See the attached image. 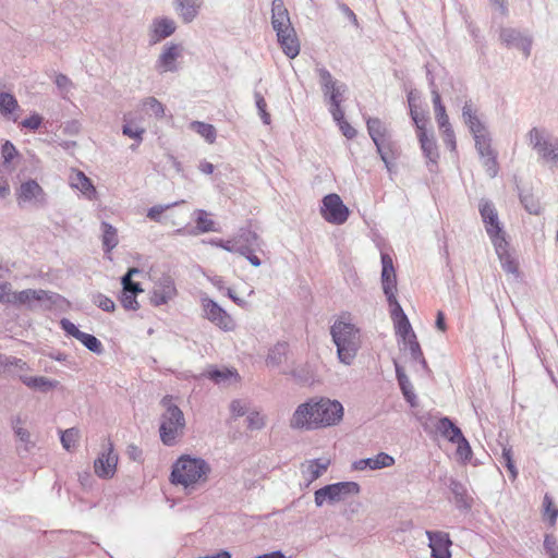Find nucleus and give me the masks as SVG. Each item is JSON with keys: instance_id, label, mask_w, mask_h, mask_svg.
I'll return each mask as SVG.
<instances>
[{"instance_id": "10", "label": "nucleus", "mask_w": 558, "mask_h": 558, "mask_svg": "<svg viewBox=\"0 0 558 558\" xmlns=\"http://www.w3.org/2000/svg\"><path fill=\"white\" fill-rule=\"evenodd\" d=\"M480 214L492 243L494 244L498 241L506 240V232L499 221L497 209L490 201H481Z\"/></svg>"}, {"instance_id": "20", "label": "nucleus", "mask_w": 558, "mask_h": 558, "mask_svg": "<svg viewBox=\"0 0 558 558\" xmlns=\"http://www.w3.org/2000/svg\"><path fill=\"white\" fill-rule=\"evenodd\" d=\"M381 286L383 291L387 296L396 295L397 291V277L393 267L392 258L387 253H381Z\"/></svg>"}, {"instance_id": "57", "label": "nucleus", "mask_w": 558, "mask_h": 558, "mask_svg": "<svg viewBox=\"0 0 558 558\" xmlns=\"http://www.w3.org/2000/svg\"><path fill=\"white\" fill-rule=\"evenodd\" d=\"M439 130L441 131L442 141H444V144L446 145V147L448 149H450L451 151H454L457 148V142H456L454 131H453L451 124L447 125L445 128H441Z\"/></svg>"}, {"instance_id": "25", "label": "nucleus", "mask_w": 558, "mask_h": 558, "mask_svg": "<svg viewBox=\"0 0 558 558\" xmlns=\"http://www.w3.org/2000/svg\"><path fill=\"white\" fill-rule=\"evenodd\" d=\"M70 184L73 189L78 190L88 199L96 197L97 191L93 185L90 179L82 171H75L70 177Z\"/></svg>"}, {"instance_id": "33", "label": "nucleus", "mask_w": 558, "mask_h": 558, "mask_svg": "<svg viewBox=\"0 0 558 558\" xmlns=\"http://www.w3.org/2000/svg\"><path fill=\"white\" fill-rule=\"evenodd\" d=\"M52 295L46 290L26 289L19 292V305L31 304L33 301L51 300Z\"/></svg>"}, {"instance_id": "32", "label": "nucleus", "mask_w": 558, "mask_h": 558, "mask_svg": "<svg viewBox=\"0 0 558 558\" xmlns=\"http://www.w3.org/2000/svg\"><path fill=\"white\" fill-rule=\"evenodd\" d=\"M140 106L143 111L147 114L154 116L158 120L165 117V106L153 96L142 99Z\"/></svg>"}, {"instance_id": "56", "label": "nucleus", "mask_w": 558, "mask_h": 558, "mask_svg": "<svg viewBox=\"0 0 558 558\" xmlns=\"http://www.w3.org/2000/svg\"><path fill=\"white\" fill-rule=\"evenodd\" d=\"M236 375V373L225 368V369H211L207 373V377L211 380H214L216 384H221L229 379L230 377Z\"/></svg>"}, {"instance_id": "11", "label": "nucleus", "mask_w": 558, "mask_h": 558, "mask_svg": "<svg viewBox=\"0 0 558 558\" xmlns=\"http://www.w3.org/2000/svg\"><path fill=\"white\" fill-rule=\"evenodd\" d=\"M475 148L482 158L483 166L489 178H495L499 171L497 154L492 148V138L488 131L473 135Z\"/></svg>"}, {"instance_id": "1", "label": "nucleus", "mask_w": 558, "mask_h": 558, "mask_svg": "<svg viewBox=\"0 0 558 558\" xmlns=\"http://www.w3.org/2000/svg\"><path fill=\"white\" fill-rule=\"evenodd\" d=\"M342 417L343 405L338 400L311 399L295 409L290 420V427L312 430L335 426L342 421Z\"/></svg>"}, {"instance_id": "23", "label": "nucleus", "mask_w": 558, "mask_h": 558, "mask_svg": "<svg viewBox=\"0 0 558 558\" xmlns=\"http://www.w3.org/2000/svg\"><path fill=\"white\" fill-rule=\"evenodd\" d=\"M173 9L183 23L195 20L201 9L199 0H173Z\"/></svg>"}, {"instance_id": "28", "label": "nucleus", "mask_w": 558, "mask_h": 558, "mask_svg": "<svg viewBox=\"0 0 558 558\" xmlns=\"http://www.w3.org/2000/svg\"><path fill=\"white\" fill-rule=\"evenodd\" d=\"M196 227L191 229L192 235H198L210 231H218L216 223L209 218V214L204 209H196L194 211Z\"/></svg>"}, {"instance_id": "24", "label": "nucleus", "mask_w": 558, "mask_h": 558, "mask_svg": "<svg viewBox=\"0 0 558 558\" xmlns=\"http://www.w3.org/2000/svg\"><path fill=\"white\" fill-rule=\"evenodd\" d=\"M495 252L500 260L502 269L508 274H518V263L509 252V243L507 240L498 241L493 244Z\"/></svg>"}, {"instance_id": "17", "label": "nucleus", "mask_w": 558, "mask_h": 558, "mask_svg": "<svg viewBox=\"0 0 558 558\" xmlns=\"http://www.w3.org/2000/svg\"><path fill=\"white\" fill-rule=\"evenodd\" d=\"M181 45L174 43L166 44L156 61V70L159 73L175 72L178 70L177 59L181 56Z\"/></svg>"}, {"instance_id": "22", "label": "nucleus", "mask_w": 558, "mask_h": 558, "mask_svg": "<svg viewBox=\"0 0 558 558\" xmlns=\"http://www.w3.org/2000/svg\"><path fill=\"white\" fill-rule=\"evenodd\" d=\"M375 146L378 155L380 156V159L385 163L386 169L391 173L395 168V162L399 157V148L397 143L390 137L386 141L377 143Z\"/></svg>"}, {"instance_id": "52", "label": "nucleus", "mask_w": 558, "mask_h": 558, "mask_svg": "<svg viewBox=\"0 0 558 558\" xmlns=\"http://www.w3.org/2000/svg\"><path fill=\"white\" fill-rule=\"evenodd\" d=\"M452 444L457 445V453L464 460H469L472 454L471 446L466 438L463 436L462 432L460 433V436L454 438V441H451Z\"/></svg>"}, {"instance_id": "43", "label": "nucleus", "mask_w": 558, "mask_h": 558, "mask_svg": "<svg viewBox=\"0 0 558 558\" xmlns=\"http://www.w3.org/2000/svg\"><path fill=\"white\" fill-rule=\"evenodd\" d=\"M329 460L314 459L308 461L306 472L310 475V481H315L320 477L328 469Z\"/></svg>"}, {"instance_id": "14", "label": "nucleus", "mask_w": 558, "mask_h": 558, "mask_svg": "<svg viewBox=\"0 0 558 558\" xmlns=\"http://www.w3.org/2000/svg\"><path fill=\"white\" fill-rule=\"evenodd\" d=\"M178 294L175 283L170 275H162L154 284L149 293V301L154 306H161L173 300Z\"/></svg>"}, {"instance_id": "18", "label": "nucleus", "mask_w": 558, "mask_h": 558, "mask_svg": "<svg viewBox=\"0 0 558 558\" xmlns=\"http://www.w3.org/2000/svg\"><path fill=\"white\" fill-rule=\"evenodd\" d=\"M177 29L175 22L167 16L156 17L149 26V44L156 45L170 37Z\"/></svg>"}, {"instance_id": "53", "label": "nucleus", "mask_w": 558, "mask_h": 558, "mask_svg": "<svg viewBox=\"0 0 558 558\" xmlns=\"http://www.w3.org/2000/svg\"><path fill=\"white\" fill-rule=\"evenodd\" d=\"M183 203L184 201L174 202L167 205H155L147 210V217L153 221L159 222L163 211Z\"/></svg>"}, {"instance_id": "5", "label": "nucleus", "mask_w": 558, "mask_h": 558, "mask_svg": "<svg viewBox=\"0 0 558 558\" xmlns=\"http://www.w3.org/2000/svg\"><path fill=\"white\" fill-rule=\"evenodd\" d=\"M209 472L210 468L204 459L182 456L172 466L170 481L174 485H182L184 488H189L198 481L206 480Z\"/></svg>"}, {"instance_id": "38", "label": "nucleus", "mask_w": 558, "mask_h": 558, "mask_svg": "<svg viewBox=\"0 0 558 558\" xmlns=\"http://www.w3.org/2000/svg\"><path fill=\"white\" fill-rule=\"evenodd\" d=\"M124 124L122 126L123 135L133 138L140 145L143 141V135L145 134V129L138 125L133 124L130 114H124L123 118Z\"/></svg>"}, {"instance_id": "16", "label": "nucleus", "mask_w": 558, "mask_h": 558, "mask_svg": "<svg viewBox=\"0 0 558 558\" xmlns=\"http://www.w3.org/2000/svg\"><path fill=\"white\" fill-rule=\"evenodd\" d=\"M118 456L113 452L112 444L99 453L94 461V470L97 476L101 478H111L117 470Z\"/></svg>"}, {"instance_id": "37", "label": "nucleus", "mask_w": 558, "mask_h": 558, "mask_svg": "<svg viewBox=\"0 0 558 558\" xmlns=\"http://www.w3.org/2000/svg\"><path fill=\"white\" fill-rule=\"evenodd\" d=\"M190 129L204 137L209 144H213L216 141L217 132L213 124L193 121L190 124Z\"/></svg>"}, {"instance_id": "39", "label": "nucleus", "mask_w": 558, "mask_h": 558, "mask_svg": "<svg viewBox=\"0 0 558 558\" xmlns=\"http://www.w3.org/2000/svg\"><path fill=\"white\" fill-rule=\"evenodd\" d=\"M21 381L29 388L39 389L41 391H47L50 388L56 386L54 381H51L47 377L44 376H20Z\"/></svg>"}, {"instance_id": "21", "label": "nucleus", "mask_w": 558, "mask_h": 558, "mask_svg": "<svg viewBox=\"0 0 558 558\" xmlns=\"http://www.w3.org/2000/svg\"><path fill=\"white\" fill-rule=\"evenodd\" d=\"M395 464V458L386 452H379L374 457L356 460L352 463V470L364 471L368 470H381L385 468L392 466Z\"/></svg>"}, {"instance_id": "8", "label": "nucleus", "mask_w": 558, "mask_h": 558, "mask_svg": "<svg viewBox=\"0 0 558 558\" xmlns=\"http://www.w3.org/2000/svg\"><path fill=\"white\" fill-rule=\"evenodd\" d=\"M529 142L543 160L558 162V138L551 141L544 130L533 128L529 132Z\"/></svg>"}, {"instance_id": "15", "label": "nucleus", "mask_w": 558, "mask_h": 558, "mask_svg": "<svg viewBox=\"0 0 558 558\" xmlns=\"http://www.w3.org/2000/svg\"><path fill=\"white\" fill-rule=\"evenodd\" d=\"M432 558H451L450 546L452 542L447 532L426 531Z\"/></svg>"}, {"instance_id": "7", "label": "nucleus", "mask_w": 558, "mask_h": 558, "mask_svg": "<svg viewBox=\"0 0 558 558\" xmlns=\"http://www.w3.org/2000/svg\"><path fill=\"white\" fill-rule=\"evenodd\" d=\"M203 317L223 331H233L236 324L232 316L207 295L201 296Z\"/></svg>"}, {"instance_id": "19", "label": "nucleus", "mask_w": 558, "mask_h": 558, "mask_svg": "<svg viewBox=\"0 0 558 558\" xmlns=\"http://www.w3.org/2000/svg\"><path fill=\"white\" fill-rule=\"evenodd\" d=\"M417 137L423 155L427 160L426 166L429 172H436L438 168L439 151L434 136H429L426 131H421L417 133Z\"/></svg>"}, {"instance_id": "61", "label": "nucleus", "mask_w": 558, "mask_h": 558, "mask_svg": "<svg viewBox=\"0 0 558 558\" xmlns=\"http://www.w3.org/2000/svg\"><path fill=\"white\" fill-rule=\"evenodd\" d=\"M60 326L68 336H71L77 340H80L82 335L84 333L78 329V327L74 323H72L68 318H62L60 320Z\"/></svg>"}, {"instance_id": "27", "label": "nucleus", "mask_w": 558, "mask_h": 558, "mask_svg": "<svg viewBox=\"0 0 558 558\" xmlns=\"http://www.w3.org/2000/svg\"><path fill=\"white\" fill-rule=\"evenodd\" d=\"M366 126L368 135L371 136L375 145L379 142L390 138L387 126L380 119L368 118L366 120Z\"/></svg>"}, {"instance_id": "36", "label": "nucleus", "mask_w": 558, "mask_h": 558, "mask_svg": "<svg viewBox=\"0 0 558 558\" xmlns=\"http://www.w3.org/2000/svg\"><path fill=\"white\" fill-rule=\"evenodd\" d=\"M315 71L319 77V83L325 96H327L330 90L335 89L336 85L341 84V82L333 78L331 73L325 66L317 65Z\"/></svg>"}, {"instance_id": "12", "label": "nucleus", "mask_w": 558, "mask_h": 558, "mask_svg": "<svg viewBox=\"0 0 558 558\" xmlns=\"http://www.w3.org/2000/svg\"><path fill=\"white\" fill-rule=\"evenodd\" d=\"M19 206L33 205L41 207L46 205V193L37 181L29 179L23 182L16 191Z\"/></svg>"}, {"instance_id": "64", "label": "nucleus", "mask_w": 558, "mask_h": 558, "mask_svg": "<svg viewBox=\"0 0 558 558\" xmlns=\"http://www.w3.org/2000/svg\"><path fill=\"white\" fill-rule=\"evenodd\" d=\"M544 548L546 554L549 555L550 558H558V543L553 535H545Z\"/></svg>"}, {"instance_id": "2", "label": "nucleus", "mask_w": 558, "mask_h": 558, "mask_svg": "<svg viewBox=\"0 0 558 558\" xmlns=\"http://www.w3.org/2000/svg\"><path fill=\"white\" fill-rule=\"evenodd\" d=\"M330 336L337 348V356L344 365H351L361 348V330L352 322L350 314H341L330 327Z\"/></svg>"}, {"instance_id": "48", "label": "nucleus", "mask_w": 558, "mask_h": 558, "mask_svg": "<svg viewBox=\"0 0 558 558\" xmlns=\"http://www.w3.org/2000/svg\"><path fill=\"white\" fill-rule=\"evenodd\" d=\"M78 437H80V432L77 428H74V427L68 428V429L61 432L60 440H61L62 447L66 451H71V449L75 447V444H76Z\"/></svg>"}, {"instance_id": "59", "label": "nucleus", "mask_w": 558, "mask_h": 558, "mask_svg": "<svg viewBox=\"0 0 558 558\" xmlns=\"http://www.w3.org/2000/svg\"><path fill=\"white\" fill-rule=\"evenodd\" d=\"M348 87L344 83L340 85H336V88L330 90L327 95L329 97L330 106L341 105L343 101V94L347 92Z\"/></svg>"}, {"instance_id": "62", "label": "nucleus", "mask_w": 558, "mask_h": 558, "mask_svg": "<svg viewBox=\"0 0 558 558\" xmlns=\"http://www.w3.org/2000/svg\"><path fill=\"white\" fill-rule=\"evenodd\" d=\"M60 326L68 336H71L77 340H80L82 335L84 333L78 329V327L74 323H72L68 318H62L60 320Z\"/></svg>"}, {"instance_id": "55", "label": "nucleus", "mask_w": 558, "mask_h": 558, "mask_svg": "<svg viewBox=\"0 0 558 558\" xmlns=\"http://www.w3.org/2000/svg\"><path fill=\"white\" fill-rule=\"evenodd\" d=\"M93 302L105 312H113L116 308L114 302L102 293L94 294Z\"/></svg>"}, {"instance_id": "26", "label": "nucleus", "mask_w": 558, "mask_h": 558, "mask_svg": "<svg viewBox=\"0 0 558 558\" xmlns=\"http://www.w3.org/2000/svg\"><path fill=\"white\" fill-rule=\"evenodd\" d=\"M462 118L472 135L481 134L487 131L486 125L480 120L471 101H465L462 107Z\"/></svg>"}, {"instance_id": "46", "label": "nucleus", "mask_w": 558, "mask_h": 558, "mask_svg": "<svg viewBox=\"0 0 558 558\" xmlns=\"http://www.w3.org/2000/svg\"><path fill=\"white\" fill-rule=\"evenodd\" d=\"M408 101H409V106H410V114H411L413 122L415 123L417 133L421 131H426L425 130V124L427 121L426 114L423 111L420 112L417 110V108L413 105L412 93L409 94Z\"/></svg>"}, {"instance_id": "31", "label": "nucleus", "mask_w": 558, "mask_h": 558, "mask_svg": "<svg viewBox=\"0 0 558 558\" xmlns=\"http://www.w3.org/2000/svg\"><path fill=\"white\" fill-rule=\"evenodd\" d=\"M235 242L240 246H246L247 248H262L263 241L255 231L247 228L240 229L235 236Z\"/></svg>"}, {"instance_id": "4", "label": "nucleus", "mask_w": 558, "mask_h": 558, "mask_svg": "<svg viewBox=\"0 0 558 558\" xmlns=\"http://www.w3.org/2000/svg\"><path fill=\"white\" fill-rule=\"evenodd\" d=\"M161 405L165 408L160 416L159 435L163 445L173 446L178 437L183 435L185 428V418L181 409L173 403L171 396H165L161 399Z\"/></svg>"}, {"instance_id": "45", "label": "nucleus", "mask_w": 558, "mask_h": 558, "mask_svg": "<svg viewBox=\"0 0 558 558\" xmlns=\"http://www.w3.org/2000/svg\"><path fill=\"white\" fill-rule=\"evenodd\" d=\"M543 507L544 512L543 517L544 520L549 523V525L554 526L556 524L557 518H558V509L554 505L551 497L546 494L543 499Z\"/></svg>"}, {"instance_id": "9", "label": "nucleus", "mask_w": 558, "mask_h": 558, "mask_svg": "<svg viewBox=\"0 0 558 558\" xmlns=\"http://www.w3.org/2000/svg\"><path fill=\"white\" fill-rule=\"evenodd\" d=\"M322 217L331 225H343L350 215L349 208L336 193L324 196L320 207Z\"/></svg>"}, {"instance_id": "30", "label": "nucleus", "mask_w": 558, "mask_h": 558, "mask_svg": "<svg viewBox=\"0 0 558 558\" xmlns=\"http://www.w3.org/2000/svg\"><path fill=\"white\" fill-rule=\"evenodd\" d=\"M434 425L448 441H454V438L460 436L461 429L447 416L438 418Z\"/></svg>"}, {"instance_id": "41", "label": "nucleus", "mask_w": 558, "mask_h": 558, "mask_svg": "<svg viewBox=\"0 0 558 558\" xmlns=\"http://www.w3.org/2000/svg\"><path fill=\"white\" fill-rule=\"evenodd\" d=\"M433 105L439 129L450 125L446 108L441 102V97L438 90H434Z\"/></svg>"}, {"instance_id": "58", "label": "nucleus", "mask_w": 558, "mask_h": 558, "mask_svg": "<svg viewBox=\"0 0 558 558\" xmlns=\"http://www.w3.org/2000/svg\"><path fill=\"white\" fill-rule=\"evenodd\" d=\"M0 301L7 304L19 305V292H12L9 283L1 286Z\"/></svg>"}, {"instance_id": "35", "label": "nucleus", "mask_w": 558, "mask_h": 558, "mask_svg": "<svg viewBox=\"0 0 558 558\" xmlns=\"http://www.w3.org/2000/svg\"><path fill=\"white\" fill-rule=\"evenodd\" d=\"M102 246L106 252L112 251L119 243L117 229L110 223L102 221Z\"/></svg>"}, {"instance_id": "3", "label": "nucleus", "mask_w": 558, "mask_h": 558, "mask_svg": "<svg viewBox=\"0 0 558 558\" xmlns=\"http://www.w3.org/2000/svg\"><path fill=\"white\" fill-rule=\"evenodd\" d=\"M271 26L284 54L295 58L300 53V43L283 0H272Z\"/></svg>"}, {"instance_id": "51", "label": "nucleus", "mask_w": 558, "mask_h": 558, "mask_svg": "<svg viewBox=\"0 0 558 558\" xmlns=\"http://www.w3.org/2000/svg\"><path fill=\"white\" fill-rule=\"evenodd\" d=\"M255 105L258 110V114L264 124L268 125L271 122L270 114L267 112V104L264 96L259 92L254 93Z\"/></svg>"}, {"instance_id": "47", "label": "nucleus", "mask_w": 558, "mask_h": 558, "mask_svg": "<svg viewBox=\"0 0 558 558\" xmlns=\"http://www.w3.org/2000/svg\"><path fill=\"white\" fill-rule=\"evenodd\" d=\"M501 459L510 473L511 480L514 481L518 477V469L514 464L512 448L510 446L502 447Z\"/></svg>"}, {"instance_id": "13", "label": "nucleus", "mask_w": 558, "mask_h": 558, "mask_svg": "<svg viewBox=\"0 0 558 558\" xmlns=\"http://www.w3.org/2000/svg\"><path fill=\"white\" fill-rule=\"evenodd\" d=\"M499 38L507 48H517L525 58L530 57L533 39L529 34L517 28L504 27L500 29Z\"/></svg>"}, {"instance_id": "60", "label": "nucleus", "mask_w": 558, "mask_h": 558, "mask_svg": "<svg viewBox=\"0 0 558 558\" xmlns=\"http://www.w3.org/2000/svg\"><path fill=\"white\" fill-rule=\"evenodd\" d=\"M387 302L390 307V315L392 320H397L401 317H405V313L403 308L401 307L400 303L398 302L396 295L387 296Z\"/></svg>"}, {"instance_id": "6", "label": "nucleus", "mask_w": 558, "mask_h": 558, "mask_svg": "<svg viewBox=\"0 0 558 558\" xmlns=\"http://www.w3.org/2000/svg\"><path fill=\"white\" fill-rule=\"evenodd\" d=\"M360 485L355 482H338L326 485L314 493V501L317 507L325 502L335 504L344 500L348 496L357 495Z\"/></svg>"}, {"instance_id": "63", "label": "nucleus", "mask_w": 558, "mask_h": 558, "mask_svg": "<svg viewBox=\"0 0 558 558\" xmlns=\"http://www.w3.org/2000/svg\"><path fill=\"white\" fill-rule=\"evenodd\" d=\"M136 296H137V294H131V293L122 290V294L120 296V302L125 310L136 311L140 307Z\"/></svg>"}, {"instance_id": "44", "label": "nucleus", "mask_w": 558, "mask_h": 558, "mask_svg": "<svg viewBox=\"0 0 558 558\" xmlns=\"http://www.w3.org/2000/svg\"><path fill=\"white\" fill-rule=\"evenodd\" d=\"M404 342L408 345L412 360L418 362L424 368H426L427 363L423 356V352L420 343L417 342L415 333H412L411 337Z\"/></svg>"}, {"instance_id": "40", "label": "nucleus", "mask_w": 558, "mask_h": 558, "mask_svg": "<svg viewBox=\"0 0 558 558\" xmlns=\"http://www.w3.org/2000/svg\"><path fill=\"white\" fill-rule=\"evenodd\" d=\"M22 420L20 417H15L12 421V428L15 436L24 445V450L28 452L35 444L31 440V434L26 428L21 426Z\"/></svg>"}, {"instance_id": "29", "label": "nucleus", "mask_w": 558, "mask_h": 558, "mask_svg": "<svg viewBox=\"0 0 558 558\" xmlns=\"http://www.w3.org/2000/svg\"><path fill=\"white\" fill-rule=\"evenodd\" d=\"M449 489L454 496L458 508L470 509L472 507V498L468 496L466 488L461 482L450 480Z\"/></svg>"}, {"instance_id": "49", "label": "nucleus", "mask_w": 558, "mask_h": 558, "mask_svg": "<svg viewBox=\"0 0 558 558\" xmlns=\"http://www.w3.org/2000/svg\"><path fill=\"white\" fill-rule=\"evenodd\" d=\"M86 349L96 354L104 352V345L95 336L84 332L78 340Z\"/></svg>"}, {"instance_id": "50", "label": "nucleus", "mask_w": 558, "mask_h": 558, "mask_svg": "<svg viewBox=\"0 0 558 558\" xmlns=\"http://www.w3.org/2000/svg\"><path fill=\"white\" fill-rule=\"evenodd\" d=\"M393 324L397 335H399L403 341L408 340L411 335L414 333L408 316L393 320Z\"/></svg>"}, {"instance_id": "42", "label": "nucleus", "mask_w": 558, "mask_h": 558, "mask_svg": "<svg viewBox=\"0 0 558 558\" xmlns=\"http://www.w3.org/2000/svg\"><path fill=\"white\" fill-rule=\"evenodd\" d=\"M20 108V105L16 100V98L11 94L7 92L0 93V112L4 117H9L14 111H16Z\"/></svg>"}, {"instance_id": "54", "label": "nucleus", "mask_w": 558, "mask_h": 558, "mask_svg": "<svg viewBox=\"0 0 558 558\" xmlns=\"http://www.w3.org/2000/svg\"><path fill=\"white\" fill-rule=\"evenodd\" d=\"M398 384L400 386V389H401L405 400L413 405L414 404V400L416 399V396L413 392V387H412V384H411L409 377L408 376H405V377L401 376V378L398 379Z\"/></svg>"}, {"instance_id": "34", "label": "nucleus", "mask_w": 558, "mask_h": 558, "mask_svg": "<svg viewBox=\"0 0 558 558\" xmlns=\"http://www.w3.org/2000/svg\"><path fill=\"white\" fill-rule=\"evenodd\" d=\"M288 353V344L286 342H278L274 345L266 357V363L269 366L276 367L283 363Z\"/></svg>"}]
</instances>
